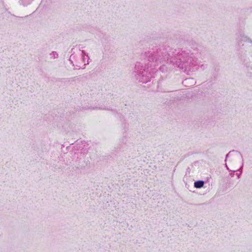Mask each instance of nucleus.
Returning <instances> with one entry per match:
<instances>
[{"label": "nucleus", "instance_id": "nucleus-5", "mask_svg": "<svg viewBox=\"0 0 252 252\" xmlns=\"http://www.w3.org/2000/svg\"><path fill=\"white\" fill-rule=\"evenodd\" d=\"M49 56H50V58L52 59H57L59 57V55H58V53L55 51L52 52L50 54Z\"/></svg>", "mask_w": 252, "mask_h": 252}, {"label": "nucleus", "instance_id": "nucleus-1", "mask_svg": "<svg viewBox=\"0 0 252 252\" xmlns=\"http://www.w3.org/2000/svg\"><path fill=\"white\" fill-rule=\"evenodd\" d=\"M197 50H190L189 47L182 49H166L160 48L156 50L148 51L141 55V58H147L148 63L142 61L135 64L133 75L140 82L146 83L154 77L158 67L162 72L167 71L165 63H170L185 71H193L200 65L195 55Z\"/></svg>", "mask_w": 252, "mask_h": 252}, {"label": "nucleus", "instance_id": "nucleus-2", "mask_svg": "<svg viewBox=\"0 0 252 252\" xmlns=\"http://www.w3.org/2000/svg\"><path fill=\"white\" fill-rule=\"evenodd\" d=\"M89 57L83 50H79L76 53L72 54L69 61L76 69L84 68L89 64Z\"/></svg>", "mask_w": 252, "mask_h": 252}, {"label": "nucleus", "instance_id": "nucleus-4", "mask_svg": "<svg viewBox=\"0 0 252 252\" xmlns=\"http://www.w3.org/2000/svg\"><path fill=\"white\" fill-rule=\"evenodd\" d=\"M204 182L203 181L199 180L194 182V187L196 188L199 189L203 187Z\"/></svg>", "mask_w": 252, "mask_h": 252}, {"label": "nucleus", "instance_id": "nucleus-7", "mask_svg": "<svg viewBox=\"0 0 252 252\" xmlns=\"http://www.w3.org/2000/svg\"><path fill=\"white\" fill-rule=\"evenodd\" d=\"M97 109V107H82L81 108V110H87V109Z\"/></svg>", "mask_w": 252, "mask_h": 252}, {"label": "nucleus", "instance_id": "nucleus-6", "mask_svg": "<svg viewBox=\"0 0 252 252\" xmlns=\"http://www.w3.org/2000/svg\"><path fill=\"white\" fill-rule=\"evenodd\" d=\"M33 0H21L22 4L23 5H27L31 3Z\"/></svg>", "mask_w": 252, "mask_h": 252}, {"label": "nucleus", "instance_id": "nucleus-10", "mask_svg": "<svg viewBox=\"0 0 252 252\" xmlns=\"http://www.w3.org/2000/svg\"><path fill=\"white\" fill-rule=\"evenodd\" d=\"M225 166L227 170H228V171H230L229 168H228L227 165L226 163L225 164Z\"/></svg>", "mask_w": 252, "mask_h": 252}, {"label": "nucleus", "instance_id": "nucleus-3", "mask_svg": "<svg viewBox=\"0 0 252 252\" xmlns=\"http://www.w3.org/2000/svg\"><path fill=\"white\" fill-rule=\"evenodd\" d=\"M232 160L237 162H241L242 163L241 166L239 169H238V171H240V173H237L236 175L238 177V178H240V175L242 173V168L243 165V157L242 155L239 153L237 152H235L234 154L232 156Z\"/></svg>", "mask_w": 252, "mask_h": 252}, {"label": "nucleus", "instance_id": "nucleus-9", "mask_svg": "<svg viewBox=\"0 0 252 252\" xmlns=\"http://www.w3.org/2000/svg\"><path fill=\"white\" fill-rule=\"evenodd\" d=\"M230 155H231V153H230V152H229V153H228V154L226 155V158H225V161H226V159H227V158L229 156H230Z\"/></svg>", "mask_w": 252, "mask_h": 252}, {"label": "nucleus", "instance_id": "nucleus-11", "mask_svg": "<svg viewBox=\"0 0 252 252\" xmlns=\"http://www.w3.org/2000/svg\"><path fill=\"white\" fill-rule=\"evenodd\" d=\"M189 80H190V79L185 80L184 83H186Z\"/></svg>", "mask_w": 252, "mask_h": 252}, {"label": "nucleus", "instance_id": "nucleus-8", "mask_svg": "<svg viewBox=\"0 0 252 252\" xmlns=\"http://www.w3.org/2000/svg\"><path fill=\"white\" fill-rule=\"evenodd\" d=\"M231 173H230V175L232 177H233L234 176V172H235L236 171V170H234V171H231Z\"/></svg>", "mask_w": 252, "mask_h": 252}]
</instances>
